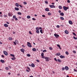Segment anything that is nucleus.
I'll return each mask as SVG.
<instances>
[{
	"label": "nucleus",
	"instance_id": "nucleus-1",
	"mask_svg": "<svg viewBox=\"0 0 77 77\" xmlns=\"http://www.w3.org/2000/svg\"><path fill=\"white\" fill-rule=\"evenodd\" d=\"M27 46H28V47H32V46L31 45L30 43L29 42H27Z\"/></svg>",
	"mask_w": 77,
	"mask_h": 77
},
{
	"label": "nucleus",
	"instance_id": "nucleus-2",
	"mask_svg": "<svg viewBox=\"0 0 77 77\" xmlns=\"http://www.w3.org/2000/svg\"><path fill=\"white\" fill-rule=\"evenodd\" d=\"M63 9L64 10V11H67V9H69V8L68 7H66V6H64L63 7Z\"/></svg>",
	"mask_w": 77,
	"mask_h": 77
},
{
	"label": "nucleus",
	"instance_id": "nucleus-3",
	"mask_svg": "<svg viewBox=\"0 0 77 77\" xmlns=\"http://www.w3.org/2000/svg\"><path fill=\"white\" fill-rule=\"evenodd\" d=\"M54 36H55L56 38H58V37H59V35L58 34H54Z\"/></svg>",
	"mask_w": 77,
	"mask_h": 77
},
{
	"label": "nucleus",
	"instance_id": "nucleus-4",
	"mask_svg": "<svg viewBox=\"0 0 77 77\" xmlns=\"http://www.w3.org/2000/svg\"><path fill=\"white\" fill-rule=\"evenodd\" d=\"M49 6H50V7L51 8H55V6L54 5H50Z\"/></svg>",
	"mask_w": 77,
	"mask_h": 77
},
{
	"label": "nucleus",
	"instance_id": "nucleus-5",
	"mask_svg": "<svg viewBox=\"0 0 77 77\" xmlns=\"http://www.w3.org/2000/svg\"><path fill=\"white\" fill-rule=\"evenodd\" d=\"M3 53L4 54H5V55L6 56H8V52H6V51H3Z\"/></svg>",
	"mask_w": 77,
	"mask_h": 77
},
{
	"label": "nucleus",
	"instance_id": "nucleus-6",
	"mask_svg": "<svg viewBox=\"0 0 77 77\" xmlns=\"http://www.w3.org/2000/svg\"><path fill=\"white\" fill-rule=\"evenodd\" d=\"M44 59H46V62H48V61H49V60H48V57H44Z\"/></svg>",
	"mask_w": 77,
	"mask_h": 77
},
{
	"label": "nucleus",
	"instance_id": "nucleus-7",
	"mask_svg": "<svg viewBox=\"0 0 77 77\" xmlns=\"http://www.w3.org/2000/svg\"><path fill=\"white\" fill-rule=\"evenodd\" d=\"M20 51L21 52L23 53H24V51H25V50L23 48H22L20 49Z\"/></svg>",
	"mask_w": 77,
	"mask_h": 77
},
{
	"label": "nucleus",
	"instance_id": "nucleus-8",
	"mask_svg": "<svg viewBox=\"0 0 77 77\" xmlns=\"http://www.w3.org/2000/svg\"><path fill=\"white\" fill-rule=\"evenodd\" d=\"M44 54L43 53H42L41 54V56H42V59H44Z\"/></svg>",
	"mask_w": 77,
	"mask_h": 77
},
{
	"label": "nucleus",
	"instance_id": "nucleus-9",
	"mask_svg": "<svg viewBox=\"0 0 77 77\" xmlns=\"http://www.w3.org/2000/svg\"><path fill=\"white\" fill-rule=\"evenodd\" d=\"M69 23L70 24H71V25H72L73 23H72V22L71 20H69Z\"/></svg>",
	"mask_w": 77,
	"mask_h": 77
},
{
	"label": "nucleus",
	"instance_id": "nucleus-10",
	"mask_svg": "<svg viewBox=\"0 0 77 77\" xmlns=\"http://www.w3.org/2000/svg\"><path fill=\"white\" fill-rule=\"evenodd\" d=\"M8 15L9 17H12V14L8 13Z\"/></svg>",
	"mask_w": 77,
	"mask_h": 77
},
{
	"label": "nucleus",
	"instance_id": "nucleus-11",
	"mask_svg": "<svg viewBox=\"0 0 77 77\" xmlns=\"http://www.w3.org/2000/svg\"><path fill=\"white\" fill-rule=\"evenodd\" d=\"M65 69H66V70H68V69H69V68L67 66H66L65 67Z\"/></svg>",
	"mask_w": 77,
	"mask_h": 77
},
{
	"label": "nucleus",
	"instance_id": "nucleus-12",
	"mask_svg": "<svg viewBox=\"0 0 77 77\" xmlns=\"http://www.w3.org/2000/svg\"><path fill=\"white\" fill-rule=\"evenodd\" d=\"M60 57L61 59H63V58H65V57L64 56L61 55L60 56Z\"/></svg>",
	"mask_w": 77,
	"mask_h": 77
},
{
	"label": "nucleus",
	"instance_id": "nucleus-13",
	"mask_svg": "<svg viewBox=\"0 0 77 77\" xmlns=\"http://www.w3.org/2000/svg\"><path fill=\"white\" fill-rule=\"evenodd\" d=\"M4 26H5V27H8V25L7 24H4Z\"/></svg>",
	"mask_w": 77,
	"mask_h": 77
},
{
	"label": "nucleus",
	"instance_id": "nucleus-14",
	"mask_svg": "<svg viewBox=\"0 0 77 77\" xmlns=\"http://www.w3.org/2000/svg\"><path fill=\"white\" fill-rule=\"evenodd\" d=\"M60 15H61V16H64V13L62 12L60 14Z\"/></svg>",
	"mask_w": 77,
	"mask_h": 77
},
{
	"label": "nucleus",
	"instance_id": "nucleus-15",
	"mask_svg": "<svg viewBox=\"0 0 77 77\" xmlns=\"http://www.w3.org/2000/svg\"><path fill=\"white\" fill-rule=\"evenodd\" d=\"M8 40L9 41H11V40H12V38L11 37H9Z\"/></svg>",
	"mask_w": 77,
	"mask_h": 77
},
{
	"label": "nucleus",
	"instance_id": "nucleus-16",
	"mask_svg": "<svg viewBox=\"0 0 77 77\" xmlns=\"http://www.w3.org/2000/svg\"><path fill=\"white\" fill-rule=\"evenodd\" d=\"M35 64L33 63L31 64V66L32 67H35Z\"/></svg>",
	"mask_w": 77,
	"mask_h": 77
},
{
	"label": "nucleus",
	"instance_id": "nucleus-17",
	"mask_svg": "<svg viewBox=\"0 0 77 77\" xmlns=\"http://www.w3.org/2000/svg\"><path fill=\"white\" fill-rule=\"evenodd\" d=\"M32 50L33 51H36V49L35 48H32Z\"/></svg>",
	"mask_w": 77,
	"mask_h": 77
},
{
	"label": "nucleus",
	"instance_id": "nucleus-18",
	"mask_svg": "<svg viewBox=\"0 0 77 77\" xmlns=\"http://www.w3.org/2000/svg\"><path fill=\"white\" fill-rule=\"evenodd\" d=\"M0 62H2V63H4L5 61V60H0Z\"/></svg>",
	"mask_w": 77,
	"mask_h": 77
},
{
	"label": "nucleus",
	"instance_id": "nucleus-19",
	"mask_svg": "<svg viewBox=\"0 0 77 77\" xmlns=\"http://www.w3.org/2000/svg\"><path fill=\"white\" fill-rule=\"evenodd\" d=\"M56 55L57 56H59L60 55V53H57Z\"/></svg>",
	"mask_w": 77,
	"mask_h": 77
},
{
	"label": "nucleus",
	"instance_id": "nucleus-20",
	"mask_svg": "<svg viewBox=\"0 0 77 77\" xmlns=\"http://www.w3.org/2000/svg\"><path fill=\"white\" fill-rule=\"evenodd\" d=\"M64 32L66 34H68V31L67 30H65Z\"/></svg>",
	"mask_w": 77,
	"mask_h": 77
},
{
	"label": "nucleus",
	"instance_id": "nucleus-21",
	"mask_svg": "<svg viewBox=\"0 0 77 77\" xmlns=\"http://www.w3.org/2000/svg\"><path fill=\"white\" fill-rule=\"evenodd\" d=\"M45 11H47L48 12L49 11V9L47 8H46L45 9Z\"/></svg>",
	"mask_w": 77,
	"mask_h": 77
},
{
	"label": "nucleus",
	"instance_id": "nucleus-22",
	"mask_svg": "<svg viewBox=\"0 0 77 77\" xmlns=\"http://www.w3.org/2000/svg\"><path fill=\"white\" fill-rule=\"evenodd\" d=\"M15 10H16V11H18V10H19V8H15Z\"/></svg>",
	"mask_w": 77,
	"mask_h": 77
},
{
	"label": "nucleus",
	"instance_id": "nucleus-23",
	"mask_svg": "<svg viewBox=\"0 0 77 77\" xmlns=\"http://www.w3.org/2000/svg\"><path fill=\"white\" fill-rule=\"evenodd\" d=\"M60 19L61 20H64V18L63 17H60Z\"/></svg>",
	"mask_w": 77,
	"mask_h": 77
},
{
	"label": "nucleus",
	"instance_id": "nucleus-24",
	"mask_svg": "<svg viewBox=\"0 0 77 77\" xmlns=\"http://www.w3.org/2000/svg\"><path fill=\"white\" fill-rule=\"evenodd\" d=\"M59 8L60 9H62V6H59Z\"/></svg>",
	"mask_w": 77,
	"mask_h": 77
},
{
	"label": "nucleus",
	"instance_id": "nucleus-25",
	"mask_svg": "<svg viewBox=\"0 0 77 77\" xmlns=\"http://www.w3.org/2000/svg\"><path fill=\"white\" fill-rule=\"evenodd\" d=\"M35 29L36 30H39V29L38 27H37L35 28Z\"/></svg>",
	"mask_w": 77,
	"mask_h": 77
},
{
	"label": "nucleus",
	"instance_id": "nucleus-26",
	"mask_svg": "<svg viewBox=\"0 0 77 77\" xmlns=\"http://www.w3.org/2000/svg\"><path fill=\"white\" fill-rule=\"evenodd\" d=\"M16 6L17 7H18L19 6V5H18V3H16Z\"/></svg>",
	"mask_w": 77,
	"mask_h": 77
},
{
	"label": "nucleus",
	"instance_id": "nucleus-27",
	"mask_svg": "<svg viewBox=\"0 0 77 77\" xmlns=\"http://www.w3.org/2000/svg\"><path fill=\"white\" fill-rule=\"evenodd\" d=\"M27 18H28V19H29V18H30L31 17L30 16H27Z\"/></svg>",
	"mask_w": 77,
	"mask_h": 77
},
{
	"label": "nucleus",
	"instance_id": "nucleus-28",
	"mask_svg": "<svg viewBox=\"0 0 77 77\" xmlns=\"http://www.w3.org/2000/svg\"><path fill=\"white\" fill-rule=\"evenodd\" d=\"M11 59L12 60H14L15 59V57H14V58H11Z\"/></svg>",
	"mask_w": 77,
	"mask_h": 77
},
{
	"label": "nucleus",
	"instance_id": "nucleus-29",
	"mask_svg": "<svg viewBox=\"0 0 77 77\" xmlns=\"http://www.w3.org/2000/svg\"><path fill=\"white\" fill-rule=\"evenodd\" d=\"M57 60H58V62H62V61L60 60H59V59H58Z\"/></svg>",
	"mask_w": 77,
	"mask_h": 77
},
{
	"label": "nucleus",
	"instance_id": "nucleus-30",
	"mask_svg": "<svg viewBox=\"0 0 77 77\" xmlns=\"http://www.w3.org/2000/svg\"><path fill=\"white\" fill-rule=\"evenodd\" d=\"M10 56H12V57H15V55L14 54H10Z\"/></svg>",
	"mask_w": 77,
	"mask_h": 77
},
{
	"label": "nucleus",
	"instance_id": "nucleus-31",
	"mask_svg": "<svg viewBox=\"0 0 77 77\" xmlns=\"http://www.w3.org/2000/svg\"><path fill=\"white\" fill-rule=\"evenodd\" d=\"M15 42H16V44H18V41L17 40H15Z\"/></svg>",
	"mask_w": 77,
	"mask_h": 77
},
{
	"label": "nucleus",
	"instance_id": "nucleus-32",
	"mask_svg": "<svg viewBox=\"0 0 77 77\" xmlns=\"http://www.w3.org/2000/svg\"><path fill=\"white\" fill-rule=\"evenodd\" d=\"M27 56H28V57H30V54H27Z\"/></svg>",
	"mask_w": 77,
	"mask_h": 77
},
{
	"label": "nucleus",
	"instance_id": "nucleus-33",
	"mask_svg": "<svg viewBox=\"0 0 77 77\" xmlns=\"http://www.w3.org/2000/svg\"><path fill=\"white\" fill-rule=\"evenodd\" d=\"M40 32L41 33H43V32H42V29H41L40 31Z\"/></svg>",
	"mask_w": 77,
	"mask_h": 77
},
{
	"label": "nucleus",
	"instance_id": "nucleus-34",
	"mask_svg": "<svg viewBox=\"0 0 77 77\" xmlns=\"http://www.w3.org/2000/svg\"><path fill=\"white\" fill-rule=\"evenodd\" d=\"M17 14L18 15H21V13L20 12H18L17 13Z\"/></svg>",
	"mask_w": 77,
	"mask_h": 77
},
{
	"label": "nucleus",
	"instance_id": "nucleus-35",
	"mask_svg": "<svg viewBox=\"0 0 77 77\" xmlns=\"http://www.w3.org/2000/svg\"><path fill=\"white\" fill-rule=\"evenodd\" d=\"M48 15H51V13L50 12H49L48 13Z\"/></svg>",
	"mask_w": 77,
	"mask_h": 77
},
{
	"label": "nucleus",
	"instance_id": "nucleus-36",
	"mask_svg": "<svg viewBox=\"0 0 77 77\" xmlns=\"http://www.w3.org/2000/svg\"><path fill=\"white\" fill-rule=\"evenodd\" d=\"M57 28H60V26L59 25H57L56 26Z\"/></svg>",
	"mask_w": 77,
	"mask_h": 77
},
{
	"label": "nucleus",
	"instance_id": "nucleus-37",
	"mask_svg": "<svg viewBox=\"0 0 77 77\" xmlns=\"http://www.w3.org/2000/svg\"><path fill=\"white\" fill-rule=\"evenodd\" d=\"M13 18L14 19H15L16 18V16L15 15H14V16H13Z\"/></svg>",
	"mask_w": 77,
	"mask_h": 77
},
{
	"label": "nucleus",
	"instance_id": "nucleus-38",
	"mask_svg": "<svg viewBox=\"0 0 77 77\" xmlns=\"http://www.w3.org/2000/svg\"><path fill=\"white\" fill-rule=\"evenodd\" d=\"M36 33H39V31L38 30H36Z\"/></svg>",
	"mask_w": 77,
	"mask_h": 77
},
{
	"label": "nucleus",
	"instance_id": "nucleus-39",
	"mask_svg": "<svg viewBox=\"0 0 77 77\" xmlns=\"http://www.w3.org/2000/svg\"><path fill=\"white\" fill-rule=\"evenodd\" d=\"M66 54H67V55H68V54H69V53H68V52L67 51L66 52Z\"/></svg>",
	"mask_w": 77,
	"mask_h": 77
},
{
	"label": "nucleus",
	"instance_id": "nucleus-40",
	"mask_svg": "<svg viewBox=\"0 0 77 77\" xmlns=\"http://www.w3.org/2000/svg\"><path fill=\"white\" fill-rule=\"evenodd\" d=\"M72 34L73 35H74V36H76V34H75V33L73 32L72 33Z\"/></svg>",
	"mask_w": 77,
	"mask_h": 77
},
{
	"label": "nucleus",
	"instance_id": "nucleus-41",
	"mask_svg": "<svg viewBox=\"0 0 77 77\" xmlns=\"http://www.w3.org/2000/svg\"><path fill=\"white\" fill-rule=\"evenodd\" d=\"M73 53H75V54H76V51H73Z\"/></svg>",
	"mask_w": 77,
	"mask_h": 77
},
{
	"label": "nucleus",
	"instance_id": "nucleus-42",
	"mask_svg": "<svg viewBox=\"0 0 77 77\" xmlns=\"http://www.w3.org/2000/svg\"><path fill=\"white\" fill-rule=\"evenodd\" d=\"M73 38L74 39H77V37H75V36L73 37Z\"/></svg>",
	"mask_w": 77,
	"mask_h": 77
},
{
	"label": "nucleus",
	"instance_id": "nucleus-43",
	"mask_svg": "<svg viewBox=\"0 0 77 77\" xmlns=\"http://www.w3.org/2000/svg\"><path fill=\"white\" fill-rule=\"evenodd\" d=\"M49 49H50V50H53V48H51V47H50Z\"/></svg>",
	"mask_w": 77,
	"mask_h": 77
},
{
	"label": "nucleus",
	"instance_id": "nucleus-44",
	"mask_svg": "<svg viewBox=\"0 0 77 77\" xmlns=\"http://www.w3.org/2000/svg\"><path fill=\"white\" fill-rule=\"evenodd\" d=\"M45 3H46V4H48V2L47 1H45Z\"/></svg>",
	"mask_w": 77,
	"mask_h": 77
},
{
	"label": "nucleus",
	"instance_id": "nucleus-45",
	"mask_svg": "<svg viewBox=\"0 0 77 77\" xmlns=\"http://www.w3.org/2000/svg\"><path fill=\"white\" fill-rule=\"evenodd\" d=\"M65 68H64V67H63V68H62V70H63V71H64V70H65Z\"/></svg>",
	"mask_w": 77,
	"mask_h": 77
},
{
	"label": "nucleus",
	"instance_id": "nucleus-46",
	"mask_svg": "<svg viewBox=\"0 0 77 77\" xmlns=\"http://www.w3.org/2000/svg\"><path fill=\"white\" fill-rule=\"evenodd\" d=\"M5 69L7 70H8V69H9V68H8V67H6L5 68Z\"/></svg>",
	"mask_w": 77,
	"mask_h": 77
},
{
	"label": "nucleus",
	"instance_id": "nucleus-47",
	"mask_svg": "<svg viewBox=\"0 0 77 77\" xmlns=\"http://www.w3.org/2000/svg\"><path fill=\"white\" fill-rule=\"evenodd\" d=\"M23 3H24V5L27 4V2H24Z\"/></svg>",
	"mask_w": 77,
	"mask_h": 77
},
{
	"label": "nucleus",
	"instance_id": "nucleus-48",
	"mask_svg": "<svg viewBox=\"0 0 77 77\" xmlns=\"http://www.w3.org/2000/svg\"><path fill=\"white\" fill-rule=\"evenodd\" d=\"M57 47H58L59 48H60V45H57Z\"/></svg>",
	"mask_w": 77,
	"mask_h": 77
},
{
	"label": "nucleus",
	"instance_id": "nucleus-49",
	"mask_svg": "<svg viewBox=\"0 0 77 77\" xmlns=\"http://www.w3.org/2000/svg\"><path fill=\"white\" fill-rule=\"evenodd\" d=\"M43 52L44 53V52H47V50H44L43 51Z\"/></svg>",
	"mask_w": 77,
	"mask_h": 77
},
{
	"label": "nucleus",
	"instance_id": "nucleus-50",
	"mask_svg": "<svg viewBox=\"0 0 77 77\" xmlns=\"http://www.w3.org/2000/svg\"><path fill=\"white\" fill-rule=\"evenodd\" d=\"M13 43L14 44V45H17V44L16 43V42H13Z\"/></svg>",
	"mask_w": 77,
	"mask_h": 77
},
{
	"label": "nucleus",
	"instance_id": "nucleus-51",
	"mask_svg": "<svg viewBox=\"0 0 77 77\" xmlns=\"http://www.w3.org/2000/svg\"><path fill=\"white\" fill-rule=\"evenodd\" d=\"M29 34H30V35H32V33L31 31L29 32Z\"/></svg>",
	"mask_w": 77,
	"mask_h": 77
},
{
	"label": "nucleus",
	"instance_id": "nucleus-52",
	"mask_svg": "<svg viewBox=\"0 0 77 77\" xmlns=\"http://www.w3.org/2000/svg\"><path fill=\"white\" fill-rule=\"evenodd\" d=\"M15 19L16 21H17L18 20V18H17L16 17Z\"/></svg>",
	"mask_w": 77,
	"mask_h": 77
},
{
	"label": "nucleus",
	"instance_id": "nucleus-53",
	"mask_svg": "<svg viewBox=\"0 0 77 77\" xmlns=\"http://www.w3.org/2000/svg\"><path fill=\"white\" fill-rule=\"evenodd\" d=\"M54 60H55V61H57V59H56V58H54Z\"/></svg>",
	"mask_w": 77,
	"mask_h": 77
},
{
	"label": "nucleus",
	"instance_id": "nucleus-54",
	"mask_svg": "<svg viewBox=\"0 0 77 77\" xmlns=\"http://www.w3.org/2000/svg\"><path fill=\"white\" fill-rule=\"evenodd\" d=\"M32 20H34V21L35 20H36V19H35V18H32Z\"/></svg>",
	"mask_w": 77,
	"mask_h": 77
},
{
	"label": "nucleus",
	"instance_id": "nucleus-55",
	"mask_svg": "<svg viewBox=\"0 0 77 77\" xmlns=\"http://www.w3.org/2000/svg\"><path fill=\"white\" fill-rule=\"evenodd\" d=\"M67 2L68 3H70V1H69V0H68L67 1Z\"/></svg>",
	"mask_w": 77,
	"mask_h": 77
},
{
	"label": "nucleus",
	"instance_id": "nucleus-56",
	"mask_svg": "<svg viewBox=\"0 0 77 77\" xmlns=\"http://www.w3.org/2000/svg\"><path fill=\"white\" fill-rule=\"evenodd\" d=\"M36 61L37 62H39V60H37Z\"/></svg>",
	"mask_w": 77,
	"mask_h": 77
},
{
	"label": "nucleus",
	"instance_id": "nucleus-57",
	"mask_svg": "<svg viewBox=\"0 0 77 77\" xmlns=\"http://www.w3.org/2000/svg\"><path fill=\"white\" fill-rule=\"evenodd\" d=\"M6 23L7 24H9V23L8 22H7Z\"/></svg>",
	"mask_w": 77,
	"mask_h": 77
},
{
	"label": "nucleus",
	"instance_id": "nucleus-58",
	"mask_svg": "<svg viewBox=\"0 0 77 77\" xmlns=\"http://www.w3.org/2000/svg\"><path fill=\"white\" fill-rule=\"evenodd\" d=\"M27 68L28 69H29V70H30V69L29 68L27 67Z\"/></svg>",
	"mask_w": 77,
	"mask_h": 77
},
{
	"label": "nucleus",
	"instance_id": "nucleus-59",
	"mask_svg": "<svg viewBox=\"0 0 77 77\" xmlns=\"http://www.w3.org/2000/svg\"><path fill=\"white\" fill-rule=\"evenodd\" d=\"M58 12L59 13H61V11H60V10H59Z\"/></svg>",
	"mask_w": 77,
	"mask_h": 77
},
{
	"label": "nucleus",
	"instance_id": "nucleus-60",
	"mask_svg": "<svg viewBox=\"0 0 77 77\" xmlns=\"http://www.w3.org/2000/svg\"><path fill=\"white\" fill-rule=\"evenodd\" d=\"M42 17H45V16L44 15H42Z\"/></svg>",
	"mask_w": 77,
	"mask_h": 77
},
{
	"label": "nucleus",
	"instance_id": "nucleus-61",
	"mask_svg": "<svg viewBox=\"0 0 77 77\" xmlns=\"http://www.w3.org/2000/svg\"><path fill=\"white\" fill-rule=\"evenodd\" d=\"M38 28H39V29H41V30H42L41 29H42V27H40Z\"/></svg>",
	"mask_w": 77,
	"mask_h": 77
},
{
	"label": "nucleus",
	"instance_id": "nucleus-62",
	"mask_svg": "<svg viewBox=\"0 0 77 77\" xmlns=\"http://www.w3.org/2000/svg\"><path fill=\"white\" fill-rule=\"evenodd\" d=\"M74 71H75V72H77V70H76V69H74Z\"/></svg>",
	"mask_w": 77,
	"mask_h": 77
},
{
	"label": "nucleus",
	"instance_id": "nucleus-63",
	"mask_svg": "<svg viewBox=\"0 0 77 77\" xmlns=\"http://www.w3.org/2000/svg\"><path fill=\"white\" fill-rule=\"evenodd\" d=\"M2 57H5L4 56V55H2Z\"/></svg>",
	"mask_w": 77,
	"mask_h": 77
},
{
	"label": "nucleus",
	"instance_id": "nucleus-64",
	"mask_svg": "<svg viewBox=\"0 0 77 77\" xmlns=\"http://www.w3.org/2000/svg\"><path fill=\"white\" fill-rule=\"evenodd\" d=\"M23 47H24V48H25V46H24V45H22Z\"/></svg>",
	"mask_w": 77,
	"mask_h": 77
}]
</instances>
